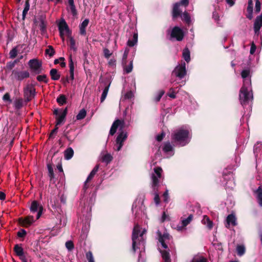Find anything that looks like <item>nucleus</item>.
Returning <instances> with one entry per match:
<instances>
[{"label":"nucleus","mask_w":262,"mask_h":262,"mask_svg":"<svg viewBox=\"0 0 262 262\" xmlns=\"http://www.w3.org/2000/svg\"><path fill=\"white\" fill-rule=\"evenodd\" d=\"M162 169L161 167H158L154 168V173L151 174V187L154 192V201L156 205L160 203V198L158 193L159 179L161 178Z\"/></svg>","instance_id":"7ed1b4c3"},{"label":"nucleus","mask_w":262,"mask_h":262,"mask_svg":"<svg viewBox=\"0 0 262 262\" xmlns=\"http://www.w3.org/2000/svg\"><path fill=\"white\" fill-rule=\"evenodd\" d=\"M245 247L244 245H237L236 247V251L238 256H242L245 253Z\"/></svg>","instance_id":"f704fd0d"},{"label":"nucleus","mask_w":262,"mask_h":262,"mask_svg":"<svg viewBox=\"0 0 262 262\" xmlns=\"http://www.w3.org/2000/svg\"><path fill=\"white\" fill-rule=\"evenodd\" d=\"M241 76L243 79V85H251L250 70L249 69L243 70L241 72Z\"/></svg>","instance_id":"ddd939ff"},{"label":"nucleus","mask_w":262,"mask_h":262,"mask_svg":"<svg viewBox=\"0 0 262 262\" xmlns=\"http://www.w3.org/2000/svg\"><path fill=\"white\" fill-rule=\"evenodd\" d=\"M256 49V47L255 45L254 44V43L253 42H252L251 43V48H250V54H253L255 52Z\"/></svg>","instance_id":"052dcab7"},{"label":"nucleus","mask_w":262,"mask_h":262,"mask_svg":"<svg viewBox=\"0 0 262 262\" xmlns=\"http://www.w3.org/2000/svg\"><path fill=\"white\" fill-rule=\"evenodd\" d=\"M176 92L174 88H172L169 89V92L167 95L170 98L174 99L176 97Z\"/></svg>","instance_id":"603ef678"},{"label":"nucleus","mask_w":262,"mask_h":262,"mask_svg":"<svg viewBox=\"0 0 262 262\" xmlns=\"http://www.w3.org/2000/svg\"><path fill=\"white\" fill-rule=\"evenodd\" d=\"M89 20L88 19H84L79 26L80 34L82 35L86 34L85 28L89 24Z\"/></svg>","instance_id":"4be33fe9"},{"label":"nucleus","mask_w":262,"mask_h":262,"mask_svg":"<svg viewBox=\"0 0 262 262\" xmlns=\"http://www.w3.org/2000/svg\"><path fill=\"white\" fill-rule=\"evenodd\" d=\"M12 74L15 79L19 81H21L24 79L27 78L29 77L30 74L29 72L24 71H13Z\"/></svg>","instance_id":"4468645a"},{"label":"nucleus","mask_w":262,"mask_h":262,"mask_svg":"<svg viewBox=\"0 0 262 262\" xmlns=\"http://www.w3.org/2000/svg\"><path fill=\"white\" fill-rule=\"evenodd\" d=\"M68 110L66 108L64 110L55 109L53 114L56 116V126L63 124L64 122L66 117L67 114Z\"/></svg>","instance_id":"39448f33"},{"label":"nucleus","mask_w":262,"mask_h":262,"mask_svg":"<svg viewBox=\"0 0 262 262\" xmlns=\"http://www.w3.org/2000/svg\"><path fill=\"white\" fill-rule=\"evenodd\" d=\"M86 115V112L84 109L81 110L77 115L76 116V119L78 120H82L85 118Z\"/></svg>","instance_id":"ea45409f"},{"label":"nucleus","mask_w":262,"mask_h":262,"mask_svg":"<svg viewBox=\"0 0 262 262\" xmlns=\"http://www.w3.org/2000/svg\"><path fill=\"white\" fill-rule=\"evenodd\" d=\"M58 29L60 32V36L63 39L64 34L69 35L71 34L68 26L64 19L60 21L59 23Z\"/></svg>","instance_id":"9d476101"},{"label":"nucleus","mask_w":262,"mask_h":262,"mask_svg":"<svg viewBox=\"0 0 262 262\" xmlns=\"http://www.w3.org/2000/svg\"><path fill=\"white\" fill-rule=\"evenodd\" d=\"M239 97L243 105L248 103L253 99L251 85H243L240 90Z\"/></svg>","instance_id":"20e7f679"},{"label":"nucleus","mask_w":262,"mask_h":262,"mask_svg":"<svg viewBox=\"0 0 262 262\" xmlns=\"http://www.w3.org/2000/svg\"><path fill=\"white\" fill-rule=\"evenodd\" d=\"M69 41H70V48L71 49L73 50L74 51H76L77 48L76 47L75 41L74 39L72 37H70Z\"/></svg>","instance_id":"09e8293b"},{"label":"nucleus","mask_w":262,"mask_h":262,"mask_svg":"<svg viewBox=\"0 0 262 262\" xmlns=\"http://www.w3.org/2000/svg\"><path fill=\"white\" fill-rule=\"evenodd\" d=\"M46 53L48 54L50 57H52L55 54V51L53 47L49 46L46 50Z\"/></svg>","instance_id":"49530a36"},{"label":"nucleus","mask_w":262,"mask_h":262,"mask_svg":"<svg viewBox=\"0 0 262 262\" xmlns=\"http://www.w3.org/2000/svg\"><path fill=\"white\" fill-rule=\"evenodd\" d=\"M193 218V215L192 214H190L188 217L186 219L182 220V226L184 227L188 225L190 222L192 221Z\"/></svg>","instance_id":"a19ab883"},{"label":"nucleus","mask_w":262,"mask_h":262,"mask_svg":"<svg viewBox=\"0 0 262 262\" xmlns=\"http://www.w3.org/2000/svg\"><path fill=\"white\" fill-rule=\"evenodd\" d=\"M30 210L32 213L37 212L36 220L38 219L42 212V207L36 201H34L32 202L30 206Z\"/></svg>","instance_id":"9b49d317"},{"label":"nucleus","mask_w":262,"mask_h":262,"mask_svg":"<svg viewBox=\"0 0 262 262\" xmlns=\"http://www.w3.org/2000/svg\"><path fill=\"white\" fill-rule=\"evenodd\" d=\"M26 234V232L25 230L22 229L21 230L17 232V236L20 237H24Z\"/></svg>","instance_id":"e2e57ef3"},{"label":"nucleus","mask_w":262,"mask_h":262,"mask_svg":"<svg viewBox=\"0 0 262 262\" xmlns=\"http://www.w3.org/2000/svg\"><path fill=\"white\" fill-rule=\"evenodd\" d=\"M23 100L21 98H17L14 101V107L19 110L23 106Z\"/></svg>","instance_id":"2f4dec72"},{"label":"nucleus","mask_w":262,"mask_h":262,"mask_svg":"<svg viewBox=\"0 0 262 262\" xmlns=\"http://www.w3.org/2000/svg\"><path fill=\"white\" fill-rule=\"evenodd\" d=\"M161 253L164 260V262H171L169 253L166 250L161 251Z\"/></svg>","instance_id":"7c9ffc66"},{"label":"nucleus","mask_w":262,"mask_h":262,"mask_svg":"<svg viewBox=\"0 0 262 262\" xmlns=\"http://www.w3.org/2000/svg\"><path fill=\"white\" fill-rule=\"evenodd\" d=\"M237 225L236 218L233 214H229L226 218V227L229 228L230 226H235Z\"/></svg>","instance_id":"a211bd4d"},{"label":"nucleus","mask_w":262,"mask_h":262,"mask_svg":"<svg viewBox=\"0 0 262 262\" xmlns=\"http://www.w3.org/2000/svg\"><path fill=\"white\" fill-rule=\"evenodd\" d=\"M173 147L169 142H166L164 144L163 150L165 152H168L172 151Z\"/></svg>","instance_id":"79ce46f5"},{"label":"nucleus","mask_w":262,"mask_h":262,"mask_svg":"<svg viewBox=\"0 0 262 262\" xmlns=\"http://www.w3.org/2000/svg\"><path fill=\"white\" fill-rule=\"evenodd\" d=\"M85 256L89 262H95L94 258L91 251L86 252Z\"/></svg>","instance_id":"de8ad7c7"},{"label":"nucleus","mask_w":262,"mask_h":262,"mask_svg":"<svg viewBox=\"0 0 262 262\" xmlns=\"http://www.w3.org/2000/svg\"><path fill=\"white\" fill-rule=\"evenodd\" d=\"M69 8L68 10L71 11L73 15L77 14V10L74 5V0H68Z\"/></svg>","instance_id":"a878e982"},{"label":"nucleus","mask_w":262,"mask_h":262,"mask_svg":"<svg viewBox=\"0 0 262 262\" xmlns=\"http://www.w3.org/2000/svg\"><path fill=\"white\" fill-rule=\"evenodd\" d=\"M124 124L123 121H121L119 119H117L115 120L113 123L111 128L110 130V135L111 136L114 135L116 132L117 129L119 126H121V128L123 127Z\"/></svg>","instance_id":"2eb2a0df"},{"label":"nucleus","mask_w":262,"mask_h":262,"mask_svg":"<svg viewBox=\"0 0 262 262\" xmlns=\"http://www.w3.org/2000/svg\"><path fill=\"white\" fill-rule=\"evenodd\" d=\"M28 64L30 69L36 74H39L41 72V62L36 59H33L29 60Z\"/></svg>","instance_id":"6e6552de"},{"label":"nucleus","mask_w":262,"mask_h":262,"mask_svg":"<svg viewBox=\"0 0 262 262\" xmlns=\"http://www.w3.org/2000/svg\"><path fill=\"white\" fill-rule=\"evenodd\" d=\"M36 79L39 82H43L46 83L48 82V78L45 74L37 76Z\"/></svg>","instance_id":"37998d69"},{"label":"nucleus","mask_w":262,"mask_h":262,"mask_svg":"<svg viewBox=\"0 0 262 262\" xmlns=\"http://www.w3.org/2000/svg\"><path fill=\"white\" fill-rule=\"evenodd\" d=\"M169 240V235L168 233H164L163 235H161V233L159 234V241L163 248L165 249H168L166 242Z\"/></svg>","instance_id":"f3484780"},{"label":"nucleus","mask_w":262,"mask_h":262,"mask_svg":"<svg viewBox=\"0 0 262 262\" xmlns=\"http://www.w3.org/2000/svg\"><path fill=\"white\" fill-rule=\"evenodd\" d=\"M66 247L69 251H71L74 249V246L71 241H69L66 243Z\"/></svg>","instance_id":"3c124183"},{"label":"nucleus","mask_w":262,"mask_h":262,"mask_svg":"<svg viewBox=\"0 0 262 262\" xmlns=\"http://www.w3.org/2000/svg\"><path fill=\"white\" fill-rule=\"evenodd\" d=\"M138 41V34L137 33H134L132 39H129L127 42V46L129 47L134 46Z\"/></svg>","instance_id":"c756f323"},{"label":"nucleus","mask_w":262,"mask_h":262,"mask_svg":"<svg viewBox=\"0 0 262 262\" xmlns=\"http://www.w3.org/2000/svg\"><path fill=\"white\" fill-rule=\"evenodd\" d=\"M50 74L51 77V79L53 80H57L60 77V75L58 73L56 69H51L50 72Z\"/></svg>","instance_id":"cd10ccee"},{"label":"nucleus","mask_w":262,"mask_h":262,"mask_svg":"<svg viewBox=\"0 0 262 262\" xmlns=\"http://www.w3.org/2000/svg\"><path fill=\"white\" fill-rule=\"evenodd\" d=\"M3 100L4 101H8L10 102H11L12 100L10 99V95L9 93H6L3 96Z\"/></svg>","instance_id":"680f3d73"},{"label":"nucleus","mask_w":262,"mask_h":262,"mask_svg":"<svg viewBox=\"0 0 262 262\" xmlns=\"http://www.w3.org/2000/svg\"><path fill=\"white\" fill-rule=\"evenodd\" d=\"M202 224L206 225L208 229H211L213 227V223L207 215H204L202 220Z\"/></svg>","instance_id":"393cba45"},{"label":"nucleus","mask_w":262,"mask_h":262,"mask_svg":"<svg viewBox=\"0 0 262 262\" xmlns=\"http://www.w3.org/2000/svg\"><path fill=\"white\" fill-rule=\"evenodd\" d=\"M180 3H176L173 5L172 10V16L173 17L177 18L181 14L182 11L179 8Z\"/></svg>","instance_id":"412c9836"},{"label":"nucleus","mask_w":262,"mask_h":262,"mask_svg":"<svg viewBox=\"0 0 262 262\" xmlns=\"http://www.w3.org/2000/svg\"><path fill=\"white\" fill-rule=\"evenodd\" d=\"M181 18L183 20L185 21L186 23H189L190 21V17L189 14L184 12L183 14L181 15Z\"/></svg>","instance_id":"a18cd8bd"},{"label":"nucleus","mask_w":262,"mask_h":262,"mask_svg":"<svg viewBox=\"0 0 262 262\" xmlns=\"http://www.w3.org/2000/svg\"><path fill=\"white\" fill-rule=\"evenodd\" d=\"M99 167V165H96L95 167L92 170V171L91 172L90 174L89 175L88 177L87 178L86 180L85 181V182L84 183V187H83V188L84 189H86L88 188V186H87V183L93 178L94 176L96 174V173L98 171Z\"/></svg>","instance_id":"aec40b11"},{"label":"nucleus","mask_w":262,"mask_h":262,"mask_svg":"<svg viewBox=\"0 0 262 262\" xmlns=\"http://www.w3.org/2000/svg\"><path fill=\"white\" fill-rule=\"evenodd\" d=\"M164 136H165V134L163 133H162L161 134L158 135L156 138L157 141H162V139H163Z\"/></svg>","instance_id":"338daca9"},{"label":"nucleus","mask_w":262,"mask_h":262,"mask_svg":"<svg viewBox=\"0 0 262 262\" xmlns=\"http://www.w3.org/2000/svg\"><path fill=\"white\" fill-rule=\"evenodd\" d=\"M38 26L41 31L42 35H45L47 32V23L45 18L43 16H40L38 18Z\"/></svg>","instance_id":"dca6fc26"},{"label":"nucleus","mask_w":262,"mask_h":262,"mask_svg":"<svg viewBox=\"0 0 262 262\" xmlns=\"http://www.w3.org/2000/svg\"><path fill=\"white\" fill-rule=\"evenodd\" d=\"M24 97L26 99L27 101H30L33 98H34L35 94V89L31 85H27L24 89Z\"/></svg>","instance_id":"f8f14e48"},{"label":"nucleus","mask_w":262,"mask_h":262,"mask_svg":"<svg viewBox=\"0 0 262 262\" xmlns=\"http://www.w3.org/2000/svg\"><path fill=\"white\" fill-rule=\"evenodd\" d=\"M163 198H164V201L165 202H168V191L166 190L164 193H163Z\"/></svg>","instance_id":"774afa93"},{"label":"nucleus","mask_w":262,"mask_h":262,"mask_svg":"<svg viewBox=\"0 0 262 262\" xmlns=\"http://www.w3.org/2000/svg\"><path fill=\"white\" fill-rule=\"evenodd\" d=\"M103 53L104 56L106 58H108L112 55V53H111L110 51L107 48L103 49Z\"/></svg>","instance_id":"13d9d810"},{"label":"nucleus","mask_w":262,"mask_h":262,"mask_svg":"<svg viewBox=\"0 0 262 262\" xmlns=\"http://www.w3.org/2000/svg\"><path fill=\"white\" fill-rule=\"evenodd\" d=\"M109 87H110V84H108V85L105 86V88H104V89L103 90V91L102 92V95H101V96L100 98V102L101 103L104 101V100L105 99V98L107 96V93L108 92V90H109Z\"/></svg>","instance_id":"c9c22d12"},{"label":"nucleus","mask_w":262,"mask_h":262,"mask_svg":"<svg viewBox=\"0 0 262 262\" xmlns=\"http://www.w3.org/2000/svg\"><path fill=\"white\" fill-rule=\"evenodd\" d=\"M69 68L70 75V78L71 80H73L74 79V65L71 56H70L69 58Z\"/></svg>","instance_id":"bb28decb"},{"label":"nucleus","mask_w":262,"mask_h":262,"mask_svg":"<svg viewBox=\"0 0 262 262\" xmlns=\"http://www.w3.org/2000/svg\"><path fill=\"white\" fill-rule=\"evenodd\" d=\"M57 102L59 104L62 105L65 104L67 102V98L64 95H60L57 98Z\"/></svg>","instance_id":"58836bf2"},{"label":"nucleus","mask_w":262,"mask_h":262,"mask_svg":"<svg viewBox=\"0 0 262 262\" xmlns=\"http://www.w3.org/2000/svg\"><path fill=\"white\" fill-rule=\"evenodd\" d=\"M133 70V63L131 61L129 65L126 66L124 68V70L125 71L126 73H129L132 72Z\"/></svg>","instance_id":"4d7b16f0"},{"label":"nucleus","mask_w":262,"mask_h":262,"mask_svg":"<svg viewBox=\"0 0 262 262\" xmlns=\"http://www.w3.org/2000/svg\"><path fill=\"white\" fill-rule=\"evenodd\" d=\"M247 11L248 14L247 17L249 19H251L253 18V6H248L247 8Z\"/></svg>","instance_id":"c03bdc74"},{"label":"nucleus","mask_w":262,"mask_h":262,"mask_svg":"<svg viewBox=\"0 0 262 262\" xmlns=\"http://www.w3.org/2000/svg\"><path fill=\"white\" fill-rule=\"evenodd\" d=\"M262 27V13L258 16H257L254 23V27H259L261 28Z\"/></svg>","instance_id":"72a5a7b5"},{"label":"nucleus","mask_w":262,"mask_h":262,"mask_svg":"<svg viewBox=\"0 0 262 262\" xmlns=\"http://www.w3.org/2000/svg\"><path fill=\"white\" fill-rule=\"evenodd\" d=\"M179 3H180V6L183 5V6H184L185 7H186L189 4V1L188 0H181Z\"/></svg>","instance_id":"69168bd1"},{"label":"nucleus","mask_w":262,"mask_h":262,"mask_svg":"<svg viewBox=\"0 0 262 262\" xmlns=\"http://www.w3.org/2000/svg\"><path fill=\"white\" fill-rule=\"evenodd\" d=\"M186 74V63H182L181 64L177 66L173 71L172 75L182 79Z\"/></svg>","instance_id":"423d86ee"},{"label":"nucleus","mask_w":262,"mask_h":262,"mask_svg":"<svg viewBox=\"0 0 262 262\" xmlns=\"http://www.w3.org/2000/svg\"><path fill=\"white\" fill-rule=\"evenodd\" d=\"M127 133L124 132H121L119 135H118L116 140V150L119 151L121 150L123 145V142L127 139Z\"/></svg>","instance_id":"1a4fd4ad"},{"label":"nucleus","mask_w":262,"mask_h":262,"mask_svg":"<svg viewBox=\"0 0 262 262\" xmlns=\"http://www.w3.org/2000/svg\"><path fill=\"white\" fill-rule=\"evenodd\" d=\"M189 134V133L187 129L181 127L176 130L171 134V139L174 143L183 146L188 144L190 141Z\"/></svg>","instance_id":"f03ea898"},{"label":"nucleus","mask_w":262,"mask_h":262,"mask_svg":"<svg viewBox=\"0 0 262 262\" xmlns=\"http://www.w3.org/2000/svg\"><path fill=\"white\" fill-rule=\"evenodd\" d=\"M14 251L16 254L19 257L20 259L21 257H25L24 254V250L23 248L18 245H15L14 247Z\"/></svg>","instance_id":"5701e85b"},{"label":"nucleus","mask_w":262,"mask_h":262,"mask_svg":"<svg viewBox=\"0 0 262 262\" xmlns=\"http://www.w3.org/2000/svg\"><path fill=\"white\" fill-rule=\"evenodd\" d=\"M10 57L11 58H14L17 55V50L15 48L11 50L9 53Z\"/></svg>","instance_id":"864d4df0"},{"label":"nucleus","mask_w":262,"mask_h":262,"mask_svg":"<svg viewBox=\"0 0 262 262\" xmlns=\"http://www.w3.org/2000/svg\"><path fill=\"white\" fill-rule=\"evenodd\" d=\"M35 220L33 216H28L24 219H20L19 222L21 225L26 227L31 226L34 223Z\"/></svg>","instance_id":"6ab92c4d"},{"label":"nucleus","mask_w":262,"mask_h":262,"mask_svg":"<svg viewBox=\"0 0 262 262\" xmlns=\"http://www.w3.org/2000/svg\"><path fill=\"white\" fill-rule=\"evenodd\" d=\"M134 95H133V93H132V92L131 91H129V92H127L124 97H125V99H131L133 97Z\"/></svg>","instance_id":"0e129e2a"},{"label":"nucleus","mask_w":262,"mask_h":262,"mask_svg":"<svg viewBox=\"0 0 262 262\" xmlns=\"http://www.w3.org/2000/svg\"><path fill=\"white\" fill-rule=\"evenodd\" d=\"M261 4L259 0H256L255 1V11L256 13H259L260 11Z\"/></svg>","instance_id":"5fc2aeb1"},{"label":"nucleus","mask_w":262,"mask_h":262,"mask_svg":"<svg viewBox=\"0 0 262 262\" xmlns=\"http://www.w3.org/2000/svg\"><path fill=\"white\" fill-rule=\"evenodd\" d=\"M183 57L184 59H185V60L187 62H188L190 61V52L187 48L183 50Z\"/></svg>","instance_id":"4c0bfd02"},{"label":"nucleus","mask_w":262,"mask_h":262,"mask_svg":"<svg viewBox=\"0 0 262 262\" xmlns=\"http://www.w3.org/2000/svg\"><path fill=\"white\" fill-rule=\"evenodd\" d=\"M73 155H74V151H73V149L71 147L67 148L64 151V158L66 160L71 159L72 158V157L73 156Z\"/></svg>","instance_id":"c85d7f7f"},{"label":"nucleus","mask_w":262,"mask_h":262,"mask_svg":"<svg viewBox=\"0 0 262 262\" xmlns=\"http://www.w3.org/2000/svg\"><path fill=\"white\" fill-rule=\"evenodd\" d=\"M170 40L176 39L177 41H181L184 38L183 30L178 27H174L170 32Z\"/></svg>","instance_id":"0eeeda50"},{"label":"nucleus","mask_w":262,"mask_h":262,"mask_svg":"<svg viewBox=\"0 0 262 262\" xmlns=\"http://www.w3.org/2000/svg\"><path fill=\"white\" fill-rule=\"evenodd\" d=\"M191 262H207V260L203 257H194Z\"/></svg>","instance_id":"6e6d98bb"},{"label":"nucleus","mask_w":262,"mask_h":262,"mask_svg":"<svg viewBox=\"0 0 262 262\" xmlns=\"http://www.w3.org/2000/svg\"><path fill=\"white\" fill-rule=\"evenodd\" d=\"M164 91H160L158 95L155 98V101L156 102L159 101L161 99V97H162V96L164 95Z\"/></svg>","instance_id":"bf43d9fd"},{"label":"nucleus","mask_w":262,"mask_h":262,"mask_svg":"<svg viewBox=\"0 0 262 262\" xmlns=\"http://www.w3.org/2000/svg\"><path fill=\"white\" fill-rule=\"evenodd\" d=\"M113 159V157L110 154H106L102 157V161L106 164L109 163Z\"/></svg>","instance_id":"e433bc0d"},{"label":"nucleus","mask_w":262,"mask_h":262,"mask_svg":"<svg viewBox=\"0 0 262 262\" xmlns=\"http://www.w3.org/2000/svg\"><path fill=\"white\" fill-rule=\"evenodd\" d=\"M255 193L256 194V199L259 205L262 207V186H259Z\"/></svg>","instance_id":"b1692460"},{"label":"nucleus","mask_w":262,"mask_h":262,"mask_svg":"<svg viewBox=\"0 0 262 262\" xmlns=\"http://www.w3.org/2000/svg\"><path fill=\"white\" fill-rule=\"evenodd\" d=\"M146 232V230L144 229L140 233V226L138 224L135 225L132 234V248L134 252L138 249H140V247H142L143 248H144V241L143 236Z\"/></svg>","instance_id":"f257e3e1"},{"label":"nucleus","mask_w":262,"mask_h":262,"mask_svg":"<svg viewBox=\"0 0 262 262\" xmlns=\"http://www.w3.org/2000/svg\"><path fill=\"white\" fill-rule=\"evenodd\" d=\"M30 9V4H29V0H26L25 4V8L24 9V10L23 11V14H22V18L23 20H25L26 18V16L29 10Z\"/></svg>","instance_id":"473e14b6"},{"label":"nucleus","mask_w":262,"mask_h":262,"mask_svg":"<svg viewBox=\"0 0 262 262\" xmlns=\"http://www.w3.org/2000/svg\"><path fill=\"white\" fill-rule=\"evenodd\" d=\"M48 172H49V177L50 178V180L52 181V179L54 178V171L53 169L51 166H48Z\"/></svg>","instance_id":"8fccbe9b"}]
</instances>
